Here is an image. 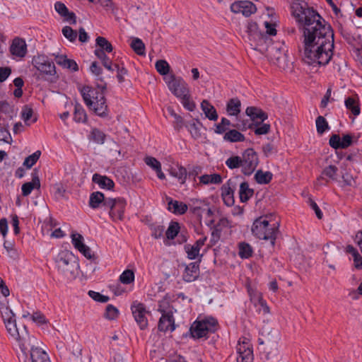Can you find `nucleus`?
<instances>
[{
	"label": "nucleus",
	"mask_w": 362,
	"mask_h": 362,
	"mask_svg": "<svg viewBox=\"0 0 362 362\" xmlns=\"http://www.w3.org/2000/svg\"><path fill=\"white\" fill-rule=\"evenodd\" d=\"M291 9L303 33L304 60L309 64L327 65L333 56L334 47L332 26L306 2H293Z\"/></svg>",
	"instance_id": "f257e3e1"
},
{
	"label": "nucleus",
	"mask_w": 362,
	"mask_h": 362,
	"mask_svg": "<svg viewBox=\"0 0 362 362\" xmlns=\"http://www.w3.org/2000/svg\"><path fill=\"white\" fill-rule=\"evenodd\" d=\"M80 93L86 106L100 117H107L109 114L105 93L90 86L80 88Z\"/></svg>",
	"instance_id": "f03ea898"
},
{
	"label": "nucleus",
	"mask_w": 362,
	"mask_h": 362,
	"mask_svg": "<svg viewBox=\"0 0 362 362\" xmlns=\"http://www.w3.org/2000/svg\"><path fill=\"white\" fill-rule=\"evenodd\" d=\"M1 317L8 333L22 347L25 349L29 345V333L25 325L17 327L15 314L11 309L6 306L2 308Z\"/></svg>",
	"instance_id": "7ed1b4c3"
},
{
	"label": "nucleus",
	"mask_w": 362,
	"mask_h": 362,
	"mask_svg": "<svg viewBox=\"0 0 362 362\" xmlns=\"http://www.w3.org/2000/svg\"><path fill=\"white\" fill-rule=\"evenodd\" d=\"M279 226L278 221L270 224L268 220L259 217L254 221L252 226V233L260 240H270L272 245H274Z\"/></svg>",
	"instance_id": "20e7f679"
},
{
	"label": "nucleus",
	"mask_w": 362,
	"mask_h": 362,
	"mask_svg": "<svg viewBox=\"0 0 362 362\" xmlns=\"http://www.w3.org/2000/svg\"><path fill=\"white\" fill-rule=\"evenodd\" d=\"M218 328V320L213 317H206L195 320L189 327V335L193 339H207L208 334L214 333Z\"/></svg>",
	"instance_id": "39448f33"
},
{
	"label": "nucleus",
	"mask_w": 362,
	"mask_h": 362,
	"mask_svg": "<svg viewBox=\"0 0 362 362\" xmlns=\"http://www.w3.org/2000/svg\"><path fill=\"white\" fill-rule=\"evenodd\" d=\"M127 202L124 198H107L105 202V207L108 208L109 215L113 221H122Z\"/></svg>",
	"instance_id": "423d86ee"
},
{
	"label": "nucleus",
	"mask_w": 362,
	"mask_h": 362,
	"mask_svg": "<svg viewBox=\"0 0 362 362\" xmlns=\"http://www.w3.org/2000/svg\"><path fill=\"white\" fill-rule=\"evenodd\" d=\"M32 64L39 71L37 78L40 79L41 75L54 76L56 68L53 62L50 61L45 55H37L33 58Z\"/></svg>",
	"instance_id": "0eeeda50"
},
{
	"label": "nucleus",
	"mask_w": 362,
	"mask_h": 362,
	"mask_svg": "<svg viewBox=\"0 0 362 362\" xmlns=\"http://www.w3.org/2000/svg\"><path fill=\"white\" fill-rule=\"evenodd\" d=\"M35 338L33 336L29 335V345H27L25 349L18 344L23 355L27 357V351L30 349V355L32 362H50L49 358L45 351L40 348L35 347Z\"/></svg>",
	"instance_id": "6e6552de"
},
{
	"label": "nucleus",
	"mask_w": 362,
	"mask_h": 362,
	"mask_svg": "<svg viewBox=\"0 0 362 362\" xmlns=\"http://www.w3.org/2000/svg\"><path fill=\"white\" fill-rule=\"evenodd\" d=\"M165 79L169 90L177 98L180 97L186 93H189V90L187 83L182 77L176 76L175 74H172Z\"/></svg>",
	"instance_id": "1a4fd4ad"
},
{
	"label": "nucleus",
	"mask_w": 362,
	"mask_h": 362,
	"mask_svg": "<svg viewBox=\"0 0 362 362\" xmlns=\"http://www.w3.org/2000/svg\"><path fill=\"white\" fill-rule=\"evenodd\" d=\"M243 168L242 173L245 175H250L256 169L259 163L257 153L252 148L246 149L243 153Z\"/></svg>",
	"instance_id": "9d476101"
},
{
	"label": "nucleus",
	"mask_w": 362,
	"mask_h": 362,
	"mask_svg": "<svg viewBox=\"0 0 362 362\" xmlns=\"http://www.w3.org/2000/svg\"><path fill=\"white\" fill-rule=\"evenodd\" d=\"M131 310L140 329L142 330L146 329L148 327L146 315H149L150 312L146 310V305L142 303L134 301L131 305Z\"/></svg>",
	"instance_id": "9b49d317"
},
{
	"label": "nucleus",
	"mask_w": 362,
	"mask_h": 362,
	"mask_svg": "<svg viewBox=\"0 0 362 362\" xmlns=\"http://www.w3.org/2000/svg\"><path fill=\"white\" fill-rule=\"evenodd\" d=\"M158 310L161 313V317L158 324V330L163 332L168 331L173 332L175 329V324L173 312L171 310L166 311L161 303Z\"/></svg>",
	"instance_id": "f8f14e48"
},
{
	"label": "nucleus",
	"mask_w": 362,
	"mask_h": 362,
	"mask_svg": "<svg viewBox=\"0 0 362 362\" xmlns=\"http://www.w3.org/2000/svg\"><path fill=\"white\" fill-rule=\"evenodd\" d=\"M74 258L72 252L69 251H61L55 259L58 269L64 275L72 274L74 271L71 269L74 267L75 262H71Z\"/></svg>",
	"instance_id": "ddd939ff"
},
{
	"label": "nucleus",
	"mask_w": 362,
	"mask_h": 362,
	"mask_svg": "<svg viewBox=\"0 0 362 362\" xmlns=\"http://www.w3.org/2000/svg\"><path fill=\"white\" fill-rule=\"evenodd\" d=\"M230 11L235 13H241L243 16L248 17L256 12L257 8L250 1H238L230 5Z\"/></svg>",
	"instance_id": "4468645a"
},
{
	"label": "nucleus",
	"mask_w": 362,
	"mask_h": 362,
	"mask_svg": "<svg viewBox=\"0 0 362 362\" xmlns=\"http://www.w3.org/2000/svg\"><path fill=\"white\" fill-rule=\"evenodd\" d=\"M202 256L203 255H200L198 261L191 262L185 266L182 275V279L185 282H192L199 278L200 274L199 264L202 261L201 258Z\"/></svg>",
	"instance_id": "2eb2a0df"
},
{
	"label": "nucleus",
	"mask_w": 362,
	"mask_h": 362,
	"mask_svg": "<svg viewBox=\"0 0 362 362\" xmlns=\"http://www.w3.org/2000/svg\"><path fill=\"white\" fill-rule=\"evenodd\" d=\"M353 137L350 134H345L340 137L339 134H332L329 140V146L334 149H344L352 145Z\"/></svg>",
	"instance_id": "dca6fc26"
},
{
	"label": "nucleus",
	"mask_w": 362,
	"mask_h": 362,
	"mask_svg": "<svg viewBox=\"0 0 362 362\" xmlns=\"http://www.w3.org/2000/svg\"><path fill=\"white\" fill-rule=\"evenodd\" d=\"M40 170L35 168L31 173L32 181L24 183L21 187L22 195L28 196L34 189H40V180L39 176Z\"/></svg>",
	"instance_id": "f3484780"
},
{
	"label": "nucleus",
	"mask_w": 362,
	"mask_h": 362,
	"mask_svg": "<svg viewBox=\"0 0 362 362\" xmlns=\"http://www.w3.org/2000/svg\"><path fill=\"white\" fill-rule=\"evenodd\" d=\"M12 55L18 57H24L27 53V45L25 41L20 37H15L9 48Z\"/></svg>",
	"instance_id": "a211bd4d"
},
{
	"label": "nucleus",
	"mask_w": 362,
	"mask_h": 362,
	"mask_svg": "<svg viewBox=\"0 0 362 362\" xmlns=\"http://www.w3.org/2000/svg\"><path fill=\"white\" fill-rule=\"evenodd\" d=\"M245 114L250 117L252 121V123L259 122V125L268 118L267 113L264 112L261 108L255 106L247 107Z\"/></svg>",
	"instance_id": "6ab92c4d"
},
{
	"label": "nucleus",
	"mask_w": 362,
	"mask_h": 362,
	"mask_svg": "<svg viewBox=\"0 0 362 362\" xmlns=\"http://www.w3.org/2000/svg\"><path fill=\"white\" fill-rule=\"evenodd\" d=\"M231 184L232 182L230 180H229L221 187V189L222 199L223 203L228 206H233L235 202L234 190L230 187Z\"/></svg>",
	"instance_id": "aec40b11"
},
{
	"label": "nucleus",
	"mask_w": 362,
	"mask_h": 362,
	"mask_svg": "<svg viewBox=\"0 0 362 362\" xmlns=\"http://www.w3.org/2000/svg\"><path fill=\"white\" fill-rule=\"evenodd\" d=\"M166 199L168 201V209L172 211L173 214L182 215L187 212L188 206L186 204L173 200L170 197H167Z\"/></svg>",
	"instance_id": "412c9836"
},
{
	"label": "nucleus",
	"mask_w": 362,
	"mask_h": 362,
	"mask_svg": "<svg viewBox=\"0 0 362 362\" xmlns=\"http://www.w3.org/2000/svg\"><path fill=\"white\" fill-rule=\"evenodd\" d=\"M338 172V168L334 165H329V166L326 167L322 172L321 175L317 178V182L320 185H323L324 183L321 182V181L325 180V185L328 183V180L325 178V176L327 177L328 178L335 180H337V175Z\"/></svg>",
	"instance_id": "4be33fe9"
},
{
	"label": "nucleus",
	"mask_w": 362,
	"mask_h": 362,
	"mask_svg": "<svg viewBox=\"0 0 362 362\" xmlns=\"http://www.w3.org/2000/svg\"><path fill=\"white\" fill-rule=\"evenodd\" d=\"M252 359V351L250 349H239L236 357L230 356L228 362H251Z\"/></svg>",
	"instance_id": "5701e85b"
},
{
	"label": "nucleus",
	"mask_w": 362,
	"mask_h": 362,
	"mask_svg": "<svg viewBox=\"0 0 362 362\" xmlns=\"http://www.w3.org/2000/svg\"><path fill=\"white\" fill-rule=\"evenodd\" d=\"M92 180L93 182L98 184L102 189H112L115 186L112 180L105 175H101L98 173H95L93 175Z\"/></svg>",
	"instance_id": "b1692460"
},
{
	"label": "nucleus",
	"mask_w": 362,
	"mask_h": 362,
	"mask_svg": "<svg viewBox=\"0 0 362 362\" xmlns=\"http://www.w3.org/2000/svg\"><path fill=\"white\" fill-rule=\"evenodd\" d=\"M201 108L209 120L216 121L218 119V115L216 108L207 100H204L202 102Z\"/></svg>",
	"instance_id": "393cba45"
},
{
	"label": "nucleus",
	"mask_w": 362,
	"mask_h": 362,
	"mask_svg": "<svg viewBox=\"0 0 362 362\" xmlns=\"http://www.w3.org/2000/svg\"><path fill=\"white\" fill-rule=\"evenodd\" d=\"M107 201L104 194L100 192H95L90 194L89 199V206L92 209H98L100 205L105 206V202Z\"/></svg>",
	"instance_id": "a878e982"
},
{
	"label": "nucleus",
	"mask_w": 362,
	"mask_h": 362,
	"mask_svg": "<svg viewBox=\"0 0 362 362\" xmlns=\"http://www.w3.org/2000/svg\"><path fill=\"white\" fill-rule=\"evenodd\" d=\"M9 124L6 119L0 116V141L11 144L12 139L8 131Z\"/></svg>",
	"instance_id": "bb28decb"
},
{
	"label": "nucleus",
	"mask_w": 362,
	"mask_h": 362,
	"mask_svg": "<svg viewBox=\"0 0 362 362\" xmlns=\"http://www.w3.org/2000/svg\"><path fill=\"white\" fill-rule=\"evenodd\" d=\"M247 33L250 36L257 39L259 41L265 42L266 34L258 29V25L255 22H250L247 25Z\"/></svg>",
	"instance_id": "cd10ccee"
},
{
	"label": "nucleus",
	"mask_w": 362,
	"mask_h": 362,
	"mask_svg": "<svg viewBox=\"0 0 362 362\" xmlns=\"http://www.w3.org/2000/svg\"><path fill=\"white\" fill-rule=\"evenodd\" d=\"M241 102L238 98L230 99L226 104V111L229 115L237 116L240 112Z\"/></svg>",
	"instance_id": "c85d7f7f"
},
{
	"label": "nucleus",
	"mask_w": 362,
	"mask_h": 362,
	"mask_svg": "<svg viewBox=\"0 0 362 362\" xmlns=\"http://www.w3.org/2000/svg\"><path fill=\"white\" fill-rule=\"evenodd\" d=\"M21 115V118L27 125H30L29 121H31L32 123H35L37 120V116L34 115L33 109L29 105H25L23 107Z\"/></svg>",
	"instance_id": "c756f323"
},
{
	"label": "nucleus",
	"mask_w": 362,
	"mask_h": 362,
	"mask_svg": "<svg viewBox=\"0 0 362 362\" xmlns=\"http://www.w3.org/2000/svg\"><path fill=\"white\" fill-rule=\"evenodd\" d=\"M254 189L249 187L247 182H243L240 185L239 195L241 202H247L253 195Z\"/></svg>",
	"instance_id": "7c9ffc66"
},
{
	"label": "nucleus",
	"mask_w": 362,
	"mask_h": 362,
	"mask_svg": "<svg viewBox=\"0 0 362 362\" xmlns=\"http://www.w3.org/2000/svg\"><path fill=\"white\" fill-rule=\"evenodd\" d=\"M324 254L325 259L327 258H336L340 253V248L333 243H328L323 247Z\"/></svg>",
	"instance_id": "2f4dec72"
},
{
	"label": "nucleus",
	"mask_w": 362,
	"mask_h": 362,
	"mask_svg": "<svg viewBox=\"0 0 362 362\" xmlns=\"http://www.w3.org/2000/svg\"><path fill=\"white\" fill-rule=\"evenodd\" d=\"M223 139L229 142L235 143L239 141H244L245 140V137L242 133H240L238 130L230 129L225 133L223 136Z\"/></svg>",
	"instance_id": "473e14b6"
},
{
	"label": "nucleus",
	"mask_w": 362,
	"mask_h": 362,
	"mask_svg": "<svg viewBox=\"0 0 362 362\" xmlns=\"http://www.w3.org/2000/svg\"><path fill=\"white\" fill-rule=\"evenodd\" d=\"M273 177V174L269 172H263L262 170H259L255 175V181L260 185L269 184Z\"/></svg>",
	"instance_id": "72a5a7b5"
},
{
	"label": "nucleus",
	"mask_w": 362,
	"mask_h": 362,
	"mask_svg": "<svg viewBox=\"0 0 362 362\" xmlns=\"http://www.w3.org/2000/svg\"><path fill=\"white\" fill-rule=\"evenodd\" d=\"M170 174L177 178L180 184H184L185 182L187 176V170L182 166L172 168L170 170Z\"/></svg>",
	"instance_id": "f704fd0d"
},
{
	"label": "nucleus",
	"mask_w": 362,
	"mask_h": 362,
	"mask_svg": "<svg viewBox=\"0 0 362 362\" xmlns=\"http://www.w3.org/2000/svg\"><path fill=\"white\" fill-rule=\"evenodd\" d=\"M238 255L242 259H248L252 256L253 250L249 243L241 242L238 244Z\"/></svg>",
	"instance_id": "c9c22d12"
},
{
	"label": "nucleus",
	"mask_w": 362,
	"mask_h": 362,
	"mask_svg": "<svg viewBox=\"0 0 362 362\" xmlns=\"http://www.w3.org/2000/svg\"><path fill=\"white\" fill-rule=\"evenodd\" d=\"M130 47L136 54L139 56H144L146 54V47L141 39L138 37L134 38L130 44Z\"/></svg>",
	"instance_id": "e433bc0d"
},
{
	"label": "nucleus",
	"mask_w": 362,
	"mask_h": 362,
	"mask_svg": "<svg viewBox=\"0 0 362 362\" xmlns=\"http://www.w3.org/2000/svg\"><path fill=\"white\" fill-rule=\"evenodd\" d=\"M95 43L96 46L100 47L95 50H103L105 53H110L113 50L112 44L104 37H98L95 40Z\"/></svg>",
	"instance_id": "4c0bfd02"
},
{
	"label": "nucleus",
	"mask_w": 362,
	"mask_h": 362,
	"mask_svg": "<svg viewBox=\"0 0 362 362\" xmlns=\"http://www.w3.org/2000/svg\"><path fill=\"white\" fill-rule=\"evenodd\" d=\"M345 106L355 116L358 115L361 112L358 101L352 97H348L345 100Z\"/></svg>",
	"instance_id": "58836bf2"
},
{
	"label": "nucleus",
	"mask_w": 362,
	"mask_h": 362,
	"mask_svg": "<svg viewBox=\"0 0 362 362\" xmlns=\"http://www.w3.org/2000/svg\"><path fill=\"white\" fill-rule=\"evenodd\" d=\"M74 119L76 122H86L87 121L86 112L78 103H76L74 107Z\"/></svg>",
	"instance_id": "ea45409f"
},
{
	"label": "nucleus",
	"mask_w": 362,
	"mask_h": 362,
	"mask_svg": "<svg viewBox=\"0 0 362 362\" xmlns=\"http://www.w3.org/2000/svg\"><path fill=\"white\" fill-rule=\"evenodd\" d=\"M200 182L204 185L220 184L222 182V177L219 174L203 175L199 177Z\"/></svg>",
	"instance_id": "a19ab883"
},
{
	"label": "nucleus",
	"mask_w": 362,
	"mask_h": 362,
	"mask_svg": "<svg viewBox=\"0 0 362 362\" xmlns=\"http://www.w3.org/2000/svg\"><path fill=\"white\" fill-rule=\"evenodd\" d=\"M180 229V227L179 223L172 221L170 223V225L165 232L166 238L168 240H173L179 233Z\"/></svg>",
	"instance_id": "79ce46f5"
},
{
	"label": "nucleus",
	"mask_w": 362,
	"mask_h": 362,
	"mask_svg": "<svg viewBox=\"0 0 362 362\" xmlns=\"http://www.w3.org/2000/svg\"><path fill=\"white\" fill-rule=\"evenodd\" d=\"M178 98L181 99V103L185 109L190 112H192L195 109L196 105L195 103L191 100L189 92Z\"/></svg>",
	"instance_id": "37998d69"
},
{
	"label": "nucleus",
	"mask_w": 362,
	"mask_h": 362,
	"mask_svg": "<svg viewBox=\"0 0 362 362\" xmlns=\"http://www.w3.org/2000/svg\"><path fill=\"white\" fill-rule=\"evenodd\" d=\"M40 156L41 151L39 150L36 151L33 154L25 158L23 165L26 167L28 169L31 168L39 160Z\"/></svg>",
	"instance_id": "c03bdc74"
},
{
	"label": "nucleus",
	"mask_w": 362,
	"mask_h": 362,
	"mask_svg": "<svg viewBox=\"0 0 362 362\" xmlns=\"http://www.w3.org/2000/svg\"><path fill=\"white\" fill-rule=\"evenodd\" d=\"M155 67L156 71L162 76H166L169 74L170 66L165 59H159L156 62Z\"/></svg>",
	"instance_id": "a18cd8bd"
},
{
	"label": "nucleus",
	"mask_w": 362,
	"mask_h": 362,
	"mask_svg": "<svg viewBox=\"0 0 362 362\" xmlns=\"http://www.w3.org/2000/svg\"><path fill=\"white\" fill-rule=\"evenodd\" d=\"M226 165L230 169L238 168L240 166L243 168V159L238 156H233L228 158L226 161Z\"/></svg>",
	"instance_id": "49530a36"
},
{
	"label": "nucleus",
	"mask_w": 362,
	"mask_h": 362,
	"mask_svg": "<svg viewBox=\"0 0 362 362\" xmlns=\"http://www.w3.org/2000/svg\"><path fill=\"white\" fill-rule=\"evenodd\" d=\"M168 112L175 119V121H174V127H175V129L177 131H180L183 127V126L185 124H184L183 118L180 115H177L174 111V110L172 107H168Z\"/></svg>",
	"instance_id": "de8ad7c7"
},
{
	"label": "nucleus",
	"mask_w": 362,
	"mask_h": 362,
	"mask_svg": "<svg viewBox=\"0 0 362 362\" xmlns=\"http://www.w3.org/2000/svg\"><path fill=\"white\" fill-rule=\"evenodd\" d=\"M316 128L319 134H322L326 130L329 129L328 122L322 116H318L316 119Z\"/></svg>",
	"instance_id": "09e8293b"
},
{
	"label": "nucleus",
	"mask_w": 362,
	"mask_h": 362,
	"mask_svg": "<svg viewBox=\"0 0 362 362\" xmlns=\"http://www.w3.org/2000/svg\"><path fill=\"white\" fill-rule=\"evenodd\" d=\"M119 281L123 284H129L134 281V273L131 269L124 271L119 276Z\"/></svg>",
	"instance_id": "8fccbe9b"
},
{
	"label": "nucleus",
	"mask_w": 362,
	"mask_h": 362,
	"mask_svg": "<svg viewBox=\"0 0 362 362\" xmlns=\"http://www.w3.org/2000/svg\"><path fill=\"white\" fill-rule=\"evenodd\" d=\"M150 228L152 231L151 235L155 239H158L163 237L164 232V226L157 223H152L150 225Z\"/></svg>",
	"instance_id": "3c124183"
},
{
	"label": "nucleus",
	"mask_w": 362,
	"mask_h": 362,
	"mask_svg": "<svg viewBox=\"0 0 362 362\" xmlns=\"http://www.w3.org/2000/svg\"><path fill=\"white\" fill-rule=\"evenodd\" d=\"M259 122L251 123L248 120H242L237 124H232V127L241 131H245L247 129H252L254 126H258Z\"/></svg>",
	"instance_id": "603ef678"
},
{
	"label": "nucleus",
	"mask_w": 362,
	"mask_h": 362,
	"mask_svg": "<svg viewBox=\"0 0 362 362\" xmlns=\"http://www.w3.org/2000/svg\"><path fill=\"white\" fill-rule=\"evenodd\" d=\"M119 315V310L112 305H108L106 307L105 312L104 313V317L106 319L112 320L117 317Z\"/></svg>",
	"instance_id": "864d4df0"
},
{
	"label": "nucleus",
	"mask_w": 362,
	"mask_h": 362,
	"mask_svg": "<svg viewBox=\"0 0 362 362\" xmlns=\"http://www.w3.org/2000/svg\"><path fill=\"white\" fill-rule=\"evenodd\" d=\"M185 250L187 255L188 259H195L198 256H199L200 250H199V248H197L194 245H185Z\"/></svg>",
	"instance_id": "5fc2aeb1"
},
{
	"label": "nucleus",
	"mask_w": 362,
	"mask_h": 362,
	"mask_svg": "<svg viewBox=\"0 0 362 362\" xmlns=\"http://www.w3.org/2000/svg\"><path fill=\"white\" fill-rule=\"evenodd\" d=\"M105 134L100 129L97 128L92 129L91 138L95 142L102 144L105 142Z\"/></svg>",
	"instance_id": "6e6d98bb"
},
{
	"label": "nucleus",
	"mask_w": 362,
	"mask_h": 362,
	"mask_svg": "<svg viewBox=\"0 0 362 362\" xmlns=\"http://www.w3.org/2000/svg\"><path fill=\"white\" fill-rule=\"evenodd\" d=\"M62 34L70 42H74L77 38V32L72 29L70 26H64L62 28Z\"/></svg>",
	"instance_id": "4d7b16f0"
},
{
	"label": "nucleus",
	"mask_w": 362,
	"mask_h": 362,
	"mask_svg": "<svg viewBox=\"0 0 362 362\" xmlns=\"http://www.w3.org/2000/svg\"><path fill=\"white\" fill-rule=\"evenodd\" d=\"M71 238L72 244L74 245L76 249L80 250L81 246L85 245L83 243V237L81 234L72 233V234L71 235Z\"/></svg>",
	"instance_id": "13d9d810"
},
{
	"label": "nucleus",
	"mask_w": 362,
	"mask_h": 362,
	"mask_svg": "<svg viewBox=\"0 0 362 362\" xmlns=\"http://www.w3.org/2000/svg\"><path fill=\"white\" fill-rule=\"evenodd\" d=\"M185 127L188 129L194 139H197L201 137L200 129L195 122L189 124H186Z\"/></svg>",
	"instance_id": "bf43d9fd"
},
{
	"label": "nucleus",
	"mask_w": 362,
	"mask_h": 362,
	"mask_svg": "<svg viewBox=\"0 0 362 362\" xmlns=\"http://www.w3.org/2000/svg\"><path fill=\"white\" fill-rule=\"evenodd\" d=\"M88 296L94 300L100 303H106L110 299L107 296L102 295L101 293L94 291H89Z\"/></svg>",
	"instance_id": "052dcab7"
},
{
	"label": "nucleus",
	"mask_w": 362,
	"mask_h": 362,
	"mask_svg": "<svg viewBox=\"0 0 362 362\" xmlns=\"http://www.w3.org/2000/svg\"><path fill=\"white\" fill-rule=\"evenodd\" d=\"M256 128L254 130V132L256 135H262L267 134L270 131V124L262 123L258 126H255Z\"/></svg>",
	"instance_id": "680f3d73"
},
{
	"label": "nucleus",
	"mask_w": 362,
	"mask_h": 362,
	"mask_svg": "<svg viewBox=\"0 0 362 362\" xmlns=\"http://www.w3.org/2000/svg\"><path fill=\"white\" fill-rule=\"evenodd\" d=\"M114 66L117 69V78L119 83H123L124 81V76L128 74V71L124 66H120L119 64H115Z\"/></svg>",
	"instance_id": "e2e57ef3"
},
{
	"label": "nucleus",
	"mask_w": 362,
	"mask_h": 362,
	"mask_svg": "<svg viewBox=\"0 0 362 362\" xmlns=\"http://www.w3.org/2000/svg\"><path fill=\"white\" fill-rule=\"evenodd\" d=\"M80 252H81L85 257H86L88 259L95 260L96 259V257L95 255L91 254V250L90 248L87 246L86 245H84L81 246L80 250H78Z\"/></svg>",
	"instance_id": "0e129e2a"
},
{
	"label": "nucleus",
	"mask_w": 362,
	"mask_h": 362,
	"mask_svg": "<svg viewBox=\"0 0 362 362\" xmlns=\"http://www.w3.org/2000/svg\"><path fill=\"white\" fill-rule=\"evenodd\" d=\"M145 163L147 165L151 166L154 170L160 168V166L161 165L160 163L156 158L151 156L146 157Z\"/></svg>",
	"instance_id": "69168bd1"
},
{
	"label": "nucleus",
	"mask_w": 362,
	"mask_h": 362,
	"mask_svg": "<svg viewBox=\"0 0 362 362\" xmlns=\"http://www.w3.org/2000/svg\"><path fill=\"white\" fill-rule=\"evenodd\" d=\"M31 318L33 322H35L39 325H43V324L47 323V320L45 319V315L42 313H41L40 312L34 313L31 315Z\"/></svg>",
	"instance_id": "338daca9"
},
{
	"label": "nucleus",
	"mask_w": 362,
	"mask_h": 362,
	"mask_svg": "<svg viewBox=\"0 0 362 362\" xmlns=\"http://www.w3.org/2000/svg\"><path fill=\"white\" fill-rule=\"evenodd\" d=\"M54 8L55 11L62 17L69 11L68 8L66 6V5L61 2V1H57L54 4Z\"/></svg>",
	"instance_id": "774afa93"
}]
</instances>
